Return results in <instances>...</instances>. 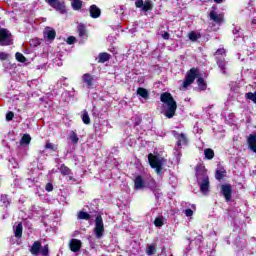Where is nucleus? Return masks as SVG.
<instances>
[{
    "label": "nucleus",
    "mask_w": 256,
    "mask_h": 256,
    "mask_svg": "<svg viewBox=\"0 0 256 256\" xmlns=\"http://www.w3.org/2000/svg\"><path fill=\"white\" fill-rule=\"evenodd\" d=\"M248 145L254 153H256V134H252L248 138Z\"/></svg>",
    "instance_id": "f3484780"
},
{
    "label": "nucleus",
    "mask_w": 256,
    "mask_h": 256,
    "mask_svg": "<svg viewBox=\"0 0 256 256\" xmlns=\"http://www.w3.org/2000/svg\"><path fill=\"white\" fill-rule=\"evenodd\" d=\"M30 45L32 47H37L38 45H41V39L35 38V39L30 40Z\"/></svg>",
    "instance_id": "f704fd0d"
},
{
    "label": "nucleus",
    "mask_w": 256,
    "mask_h": 256,
    "mask_svg": "<svg viewBox=\"0 0 256 256\" xmlns=\"http://www.w3.org/2000/svg\"><path fill=\"white\" fill-rule=\"evenodd\" d=\"M31 143V136L29 134H25L22 139L20 140L21 145H29Z\"/></svg>",
    "instance_id": "7c9ffc66"
},
{
    "label": "nucleus",
    "mask_w": 256,
    "mask_h": 256,
    "mask_svg": "<svg viewBox=\"0 0 256 256\" xmlns=\"http://www.w3.org/2000/svg\"><path fill=\"white\" fill-rule=\"evenodd\" d=\"M188 37H189L190 41H197L201 37V34L190 33V34H188Z\"/></svg>",
    "instance_id": "72a5a7b5"
},
{
    "label": "nucleus",
    "mask_w": 256,
    "mask_h": 256,
    "mask_svg": "<svg viewBox=\"0 0 256 256\" xmlns=\"http://www.w3.org/2000/svg\"><path fill=\"white\" fill-rule=\"evenodd\" d=\"M198 75H199V71H197V69L195 68L190 69V71L186 75V79L182 86L183 91H185L187 87H189V85H191L195 81V79H197Z\"/></svg>",
    "instance_id": "39448f33"
},
{
    "label": "nucleus",
    "mask_w": 256,
    "mask_h": 256,
    "mask_svg": "<svg viewBox=\"0 0 256 256\" xmlns=\"http://www.w3.org/2000/svg\"><path fill=\"white\" fill-rule=\"evenodd\" d=\"M82 121L85 125H89L91 123V118H89V113L86 110L82 112Z\"/></svg>",
    "instance_id": "cd10ccee"
},
{
    "label": "nucleus",
    "mask_w": 256,
    "mask_h": 256,
    "mask_svg": "<svg viewBox=\"0 0 256 256\" xmlns=\"http://www.w3.org/2000/svg\"><path fill=\"white\" fill-rule=\"evenodd\" d=\"M216 179L218 181H221V179H223V173H221V171L219 170L216 171Z\"/></svg>",
    "instance_id": "de8ad7c7"
},
{
    "label": "nucleus",
    "mask_w": 256,
    "mask_h": 256,
    "mask_svg": "<svg viewBox=\"0 0 256 256\" xmlns=\"http://www.w3.org/2000/svg\"><path fill=\"white\" fill-rule=\"evenodd\" d=\"M160 101L163 103V115L167 119H173L177 111V102L173 99V96L169 92H164L160 96Z\"/></svg>",
    "instance_id": "f257e3e1"
},
{
    "label": "nucleus",
    "mask_w": 256,
    "mask_h": 256,
    "mask_svg": "<svg viewBox=\"0 0 256 256\" xmlns=\"http://www.w3.org/2000/svg\"><path fill=\"white\" fill-rule=\"evenodd\" d=\"M225 0H214V3H223Z\"/></svg>",
    "instance_id": "5fc2aeb1"
},
{
    "label": "nucleus",
    "mask_w": 256,
    "mask_h": 256,
    "mask_svg": "<svg viewBox=\"0 0 256 256\" xmlns=\"http://www.w3.org/2000/svg\"><path fill=\"white\" fill-rule=\"evenodd\" d=\"M250 31H256V17H254L251 21V30Z\"/></svg>",
    "instance_id": "c03bdc74"
},
{
    "label": "nucleus",
    "mask_w": 256,
    "mask_h": 256,
    "mask_svg": "<svg viewBox=\"0 0 256 256\" xmlns=\"http://www.w3.org/2000/svg\"><path fill=\"white\" fill-rule=\"evenodd\" d=\"M45 149H50L51 151H55V149H57V146L51 142H46Z\"/></svg>",
    "instance_id": "a19ab883"
},
{
    "label": "nucleus",
    "mask_w": 256,
    "mask_h": 256,
    "mask_svg": "<svg viewBox=\"0 0 256 256\" xmlns=\"http://www.w3.org/2000/svg\"><path fill=\"white\" fill-rule=\"evenodd\" d=\"M58 169L62 175H71V169L65 166V164L60 165Z\"/></svg>",
    "instance_id": "393cba45"
},
{
    "label": "nucleus",
    "mask_w": 256,
    "mask_h": 256,
    "mask_svg": "<svg viewBox=\"0 0 256 256\" xmlns=\"http://www.w3.org/2000/svg\"><path fill=\"white\" fill-rule=\"evenodd\" d=\"M247 99H250V101H253V103H256V92H250L246 94Z\"/></svg>",
    "instance_id": "c9c22d12"
},
{
    "label": "nucleus",
    "mask_w": 256,
    "mask_h": 256,
    "mask_svg": "<svg viewBox=\"0 0 256 256\" xmlns=\"http://www.w3.org/2000/svg\"><path fill=\"white\" fill-rule=\"evenodd\" d=\"M0 200H1V203H3L4 207H9L10 202H9V198L7 197V195L2 194L0 196Z\"/></svg>",
    "instance_id": "2f4dec72"
},
{
    "label": "nucleus",
    "mask_w": 256,
    "mask_h": 256,
    "mask_svg": "<svg viewBox=\"0 0 256 256\" xmlns=\"http://www.w3.org/2000/svg\"><path fill=\"white\" fill-rule=\"evenodd\" d=\"M176 141H177V148H176V152L177 155H179V150L178 149H181V146L182 145H185L187 143V136H185V134L181 133H177V131H173L172 132Z\"/></svg>",
    "instance_id": "1a4fd4ad"
},
{
    "label": "nucleus",
    "mask_w": 256,
    "mask_h": 256,
    "mask_svg": "<svg viewBox=\"0 0 256 256\" xmlns=\"http://www.w3.org/2000/svg\"><path fill=\"white\" fill-rule=\"evenodd\" d=\"M0 33H7L6 30H0Z\"/></svg>",
    "instance_id": "4d7b16f0"
},
{
    "label": "nucleus",
    "mask_w": 256,
    "mask_h": 256,
    "mask_svg": "<svg viewBox=\"0 0 256 256\" xmlns=\"http://www.w3.org/2000/svg\"><path fill=\"white\" fill-rule=\"evenodd\" d=\"M155 227H163L165 225V218L159 216L154 220Z\"/></svg>",
    "instance_id": "a878e982"
},
{
    "label": "nucleus",
    "mask_w": 256,
    "mask_h": 256,
    "mask_svg": "<svg viewBox=\"0 0 256 256\" xmlns=\"http://www.w3.org/2000/svg\"><path fill=\"white\" fill-rule=\"evenodd\" d=\"M69 140L71 141V143H73V145H77V143H79V136H77V133L72 131L69 134Z\"/></svg>",
    "instance_id": "b1692460"
},
{
    "label": "nucleus",
    "mask_w": 256,
    "mask_h": 256,
    "mask_svg": "<svg viewBox=\"0 0 256 256\" xmlns=\"http://www.w3.org/2000/svg\"><path fill=\"white\" fill-rule=\"evenodd\" d=\"M135 6L138 9H141L144 13H147V11H153V1L151 0H136Z\"/></svg>",
    "instance_id": "423d86ee"
},
{
    "label": "nucleus",
    "mask_w": 256,
    "mask_h": 256,
    "mask_svg": "<svg viewBox=\"0 0 256 256\" xmlns=\"http://www.w3.org/2000/svg\"><path fill=\"white\" fill-rule=\"evenodd\" d=\"M214 55L216 60H219L222 59L221 57H225L227 55V51L224 48H219Z\"/></svg>",
    "instance_id": "4be33fe9"
},
{
    "label": "nucleus",
    "mask_w": 256,
    "mask_h": 256,
    "mask_svg": "<svg viewBox=\"0 0 256 256\" xmlns=\"http://www.w3.org/2000/svg\"><path fill=\"white\" fill-rule=\"evenodd\" d=\"M202 3H208L211 0H200Z\"/></svg>",
    "instance_id": "6e6d98bb"
},
{
    "label": "nucleus",
    "mask_w": 256,
    "mask_h": 256,
    "mask_svg": "<svg viewBox=\"0 0 256 256\" xmlns=\"http://www.w3.org/2000/svg\"><path fill=\"white\" fill-rule=\"evenodd\" d=\"M75 41H76L75 36H70V37H68V39H67L68 45H73V43H75Z\"/></svg>",
    "instance_id": "a18cd8bd"
},
{
    "label": "nucleus",
    "mask_w": 256,
    "mask_h": 256,
    "mask_svg": "<svg viewBox=\"0 0 256 256\" xmlns=\"http://www.w3.org/2000/svg\"><path fill=\"white\" fill-rule=\"evenodd\" d=\"M196 177L201 193H203V195H207V193H209V176H207V173L204 171L197 170Z\"/></svg>",
    "instance_id": "f03ea898"
},
{
    "label": "nucleus",
    "mask_w": 256,
    "mask_h": 256,
    "mask_svg": "<svg viewBox=\"0 0 256 256\" xmlns=\"http://www.w3.org/2000/svg\"><path fill=\"white\" fill-rule=\"evenodd\" d=\"M89 12L90 17H92V19H99V17H101V9H99L97 5H91Z\"/></svg>",
    "instance_id": "2eb2a0df"
},
{
    "label": "nucleus",
    "mask_w": 256,
    "mask_h": 256,
    "mask_svg": "<svg viewBox=\"0 0 256 256\" xmlns=\"http://www.w3.org/2000/svg\"><path fill=\"white\" fill-rule=\"evenodd\" d=\"M82 81L86 85L87 89H91L95 83V77L89 73H86L82 76Z\"/></svg>",
    "instance_id": "9b49d317"
},
{
    "label": "nucleus",
    "mask_w": 256,
    "mask_h": 256,
    "mask_svg": "<svg viewBox=\"0 0 256 256\" xmlns=\"http://www.w3.org/2000/svg\"><path fill=\"white\" fill-rule=\"evenodd\" d=\"M40 253L43 256L49 255V246L45 245L44 247L40 248Z\"/></svg>",
    "instance_id": "e433bc0d"
},
{
    "label": "nucleus",
    "mask_w": 256,
    "mask_h": 256,
    "mask_svg": "<svg viewBox=\"0 0 256 256\" xmlns=\"http://www.w3.org/2000/svg\"><path fill=\"white\" fill-rule=\"evenodd\" d=\"M44 39L45 41H53L55 39V33H46Z\"/></svg>",
    "instance_id": "4c0bfd02"
},
{
    "label": "nucleus",
    "mask_w": 256,
    "mask_h": 256,
    "mask_svg": "<svg viewBox=\"0 0 256 256\" xmlns=\"http://www.w3.org/2000/svg\"><path fill=\"white\" fill-rule=\"evenodd\" d=\"M50 7H53L55 11H58V13H61V15H64V13H67V10L65 9V3L61 2L60 0H45Z\"/></svg>",
    "instance_id": "0eeeda50"
},
{
    "label": "nucleus",
    "mask_w": 256,
    "mask_h": 256,
    "mask_svg": "<svg viewBox=\"0 0 256 256\" xmlns=\"http://www.w3.org/2000/svg\"><path fill=\"white\" fill-rule=\"evenodd\" d=\"M13 37L9 33H0V45H11Z\"/></svg>",
    "instance_id": "f8f14e48"
},
{
    "label": "nucleus",
    "mask_w": 256,
    "mask_h": 256,
    "mask_svg": "<svg viewBox=\"0 0 256 256\" xmlns=\"http://www.w3.org/2000/svg\"><path fill=\"white\" fill-rule=\"evenodd\" d=\"M78 219H84V221H89V219H91V214L84 211H80L78 213Z\"/></svg>",
    "instance_id": "bb28decb"
},
{
    "label": "nucleus",
    "mask_w": 256,
    "mask_h": 256,
    "mask_svg": "<svg viewBox=\"0 0 256 256\" xmlns=\"http://www.w3.org/2000/svg\"><path fill=\"white\" fill-rule=\"evenodd\" d=\"M84 39L87 40V35L85 33H80L78 38L79 43H83Z\"/></svg>",
    "instance_id": "37998d69"
},
{
    "label": "nucleus",
    "mask_w": 256,
    "mask_h": 256,
    "mask_svg": "<svg viewBox=\"0 0 256 256\" xmlns=\"http://www.w3.org/2000/svg\"><path fill=\"white\" fill-rule=\"evenodd\" d=\"M32 255H39L41 253V242L36 241L30 249Z\"/></svg>",
    "instance_id": "a211bd4d"
},
{
    "label": "nucleus",
    "mask_w": 256,
    "mask_h": 256,
    "mask_svg": "<svg viewBox=\"0 0 256 256\" xmlns=\"http://www.w3.org/2000/svg\"><path fill=\"white\" fill-rule=\"evenodd\" d=\"M147 186L149 187V189H151V191H157V182H155V180L151 179Z\"/></svg>",
    "instance_id": "473e14b6"
},
{
    "label": "nucleus",
    "mask_w": 256,
    "mask_h": 256,
    "mask_svg": "<svg viewBox=\"0 0 256 256\" xmlns=\"http://www.w3.org/2000/svg\"><path fill=\"white\" fill-rule=\"evenodd\" d=\"M145 187H147V183H145L143 176H136L134 179V189H136V191H143Z\"/></svg>",
    "instance_id": "9d476101"
},
{
    "label": "nucleus",
    "mask_w": 256,
    "mask_h": 256,
    "mask_svg": "<svg viewBox=\"0 0 256 256\" xmlns=\"http://www.w3.org/2000/svg\"><path fill=\"white\" fill-rule=\"evenodd\" d=\"M137 95L142 97V99H149V91H147L145 88H138Z\"/></svg>",
    "instance_id": "412c9836"
},
{
    "label": "nucleus",
    "mask_w": 256,
    "mask_h": 256,
    "mask_svg": "<svg viewBox=\"0 0 256 256\" xmlns=\"http://www.w3.org/2000/svg\"><path fill=\"white\" fill-rule=\"evenodd\" d=\"M45 189H46V191H48V192L53 191V184H51V183L46 184Z\"/></svg>",
    "instance_id": "3c124183"
},
{
    "label": "nucleus",
    "mask_w": 256,
    "mask_h": 256,
    "mask_svg": "<svg viewBox=\"0 0 256 256\" xmlns=\"http://www.w3.org/2000/svg\"><path fill=\"white\" fill-rule=\"evenodd\" d=\"M156 251L155 246L150 245L147 250V255H155Z\"/></svg>",
    "instance_id": "79ce46f5"
},
{
    "label": "nucleus",
    "mask_w": 256,
    "mask_h": 256,
    "mask_svg": "<svg viewBox=\"0 0 256 256\" xmlns=\"http://www.w3.org/2000/svg\"><path fill=\"white\" fill-rule=\"evenodd\" d=\"M71 5L75 11H79L83 7V2L81 0H72Z\"/></svg>",
    "instance_id": "5701e85b"
},
{
    "label": "nucleus",
    "mask_w": 256,
    "mask_h": 256,
    "mask_svg": "<svg viewBox=\"0 0 256 256\" xmlns=\"http://www.w3.org/2000/svg\"><path fill=\"white\" fill-rule=\"evenodd\" d=\"M78 33H85L87 31V26L85 24L80 23L78 24Z\"/></svg>",
    "instance_id": "58836bf2"
},
{
    "label": "nucleus",
    "mask_w": 256,
    "mask_h": 256,
    "mask_svg": "<svg viewBox=\"0 0 256 256\" xmlns=\"http://www.w3.org/2000/svg\"><path fill=\"white\" fill-rule=\"evenodd\" d=\"M94 234L96 239H101L105 234V225L103 224V218L101 216H97L95 219Z\"/></svg>",
    "instance_id": "20e7f679"
},
{
    "label": "nucleus",
    "mask_w": 256,
    "mask_h": 256,
    "mask_svg": "<svg viewBox=\"0 0 256 256\" xmlns=\"http://www.w3.org/2000/svg\"><path fill=\"white\" fill-rule=\"evenodd\" d=\"M44 33H55V29H53L51 27H46L44 30Z\"/></svg>",
    "instance_id": "603ef678"
},
{
    "label": "nucleus",
    "mask_w": 256,
    "mask_h": 256,
    "mask_svg": "<svg viewBox=\"0 0 256 256\" xmlns=\"http://www.w3.org/2000/svg\"><path fill=\"white\" fill-rule=\"evenodd\" d=\"M204 155L207 159H213L215 157V152H213V149L207 148L204 150Z\"/></svg>",
    "instance_id": "c85d7f7f"
},
{
    "label": "nucleus",
    "mask_w": 256,
    "mask_h": 256,
    "mask_svg": "<svg viewBox=\"0 0 256 256\" xmlns=\"http://www.w3.org/2000/svg\"><path fill=\"white\" fill-rule=\"evenodd\" d=\"M197 85L201 91H205L207 89V84L205 83V80L203 78H198L197 79Z\"/></svg>",
    "instance_id": "c756f323"
},
{
    "label": "nucleus",
    "mask_w": 256,
    "mask_h": 256,
    "mask_svg": "<svg viewBox=\"0 0 256 256\" xmlns=\"http://www.w3.org/2000/svg\"><path fill=\"white\" fill-rule=\"evenodd\" d=\"M184 213H185L186 217H193V210H191V209H186L184 211Z\"/></svg>",
    "instance_id": "09e8293b"
},
{
    "label": "nucleus",
    "mask_w": 256,
    "mask_h": 256,
    "mask_svg": "<svg viewBox=\"0 0 256 256\" xmlns=\"http://www.w3.org/2000/svg\"><path fill=\"white\" fill-rule=\"evenodd\" d=\"M70 249L74 253H77V251H79L81 249V240L73 239L70 242Z\"/></svg>",
    "instance_id": "dca6fc26"
},
{
    "label": "nucleus",
    "mask_w": 256,
    "mask_h": 256,
    "mask_svg": "<svg viewBox=\"0 0 256 256\" xmlns=\"http://www.w3.org/2000/svg\"><path fill=\"white\" fill-rule=\"evenodd\" d=\"M191 33H195L194 31H191Z\"/></svg>",
    "instance_id": "13d9d810"
},
{
    "label": "nucleus",
    "mask_w": 256,
    "mask_h": 256,
    "mask_svg": "<svg viewBox=\"0 0 256 256\" xmlns=\"http://www.w3.org/2000/svg\"><path fill=\"white\" fill-rule=\"evenodd\" d=\"M17 61H19L20 63H25L26 59H25V56H23V54L21 53H16L15 55Z\"/></svg>",
    "instance_id": "ea45409f"
},
{
    "label": "nucleus",
    "mask_w": 256,
    "mask_h": 256,
    "mask_svg": "<svg viewBox=\"0 0 256 256\" xmlns=\"http://www.w3.org/2000/svg\"><path fill=\"white\" fill-rule=\"evenodd\" d=\"M98 63H107V61H109V59H111V55H109L108 53H100L98 55V57L96 58Z\"/></svg>",
    "instance_id": "aec40b11"
},
{
    "label": "nucleus",
    "mask_w": 256,
    "mask_h": 256,
    "mask_svg": "<svg viewBox=\"0 0 256 256\" xmlns=\"http://www.w3.org/2000/svg\"><path fill=\"white\" fill-rule=\"evenodd\" d=\"M209 17L210 21L217 23V25H221V23H223V14L217 13V6H212Z\"/></svg>",
    "instance_id": "6e6552de"
},
{
    "label": "nucleus",
    "mask_w": 256,
    "mask_h": 256,
    "mask_svg": "<svg viewBox=\"0 0 256 256\" xmlns=\"http://www.w3.org/2000/svg\"><path fill=\"white\" fill-rule=\"evenodd\" d=\"M221 191L226 201H231V193L233 192L231 185L229 184L222 185Z\"/></svg>",
    "instance_id": "ddd939ff"
},
{
    "label": "nucleus",
    "mask_w": 256,
    "mask_h": 256,
    "mask_svg": "<svg viewBox=\"0 0 256 256\" xmlns=\"http://www.w3.org/2000/svg\"><path fill=\"white\" fill-rule=\"evenodd\" d=\"M13 117H15V114H13V112H8L6 114V120L8 121H13Z\"/></svg>",
    "instance_id": "49530a36"
},
{
    "label": "nucleus",
    "mask_w": 256,
    "mask_h": 256,
    "mask_svg": "<svg viewBox=\"0 0 256 256\" xmlns=\"http://www.w3.org/2000/svg\"><path fill=\"white\" fill-rule=\"evenodd\" d=\"M148 161L152 169H155L157 175H161L163 171V165H165V159L154 156L153 154H149Z\"/></svg>",
    "instance_id": "7ed1b4c3"
},
{
    "label": "nucleus",
    "mask_w": 256,
    "mask_h": 256,
    "mask_svg": "<svg viewBox=\"0 0 256 256\" xmlns=\"http://www.w3.org/2000/svg\"><path fill=\"white\" fill-rule=\"evenodd\" d=\"M216 63L218 65L221 73H223V75H225L227 73V69H229V64L227 63V61H225V58L216 60Z\"/></svg>",
    "instance_id": "4468645a"
},
{
    "label": "nucleus",
    "mask_w": 256,
    "mask_h": 256,
    "mask_svg": "<svg viewBox=\"0 0 256 256\" xmlns=\"http://www.w3.org/2000/svg\"><path fill=\"white\" fill-rule=\"evenodd\" d=\"M14 234L18 239L23 235V224L19 222L16 226H14Z\"/></svg>",
    "instance_id": "6ab92c4d"
},
{
    "label": "nucleus",
    "mask_w": 256,
    "mask_h": 256,
    "mask_svg": "<svg viewBox=\"0 0 256 256\" xmlns=\"http://www.w3.org/2000/svg\"><path fill=\"white\" fill-rule=\"evenodd\" d=\"M162 38L166 40L169 39V33L162 34Z\"/></svg>",
    "instance_id": "864d4df0"
},
{
    "label": "nucleus",
    "mask_w": 256,
    "mask_h": 256,
    "mask_svg": "<svg viewBox=\"0 0 256 256\" xmlns=\"http://www.w3.org/2000/svg\"><path fill=\"white\" fill-rule=\"evenodd\" d=\"M8 55L5 52H0V59L1 61H5L7 59Z\"/></svg>",
    "instance_id": "8fccbe9b"
}]
</instances>
